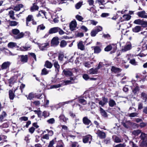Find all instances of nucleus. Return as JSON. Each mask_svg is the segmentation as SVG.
Instances as JSON below:
<instances>
[{
    "instance_id": "f257e3e1",
    "label": "nucleus",
    "mask_w": 147,
    "mask_h": 147,
    "mask_svg": "<svg viewBox=\"0 0 147 147\" xmlns=\"http://www.w3.org/2000/svg\"><path fill=\"white\" fill-rule=\"evenodd\" d=\"M12 33L14 38L16 39L21 38L24 36V34L22 32L20 33V31L17 29H14L12 30Z\"/></svg>"
},
{
    "instance_id": "f03ea898",
    "label": "nucleus",
    "mask_w": 147,
    "mask_h": 147,
    "mask_svg": "<svg viewBox=\"0 0 147 147\" xmlns=\"http://www.w3.org/2000/svg\"><path fill=\"white\" fill-rule=\"evenodd\" d=\"M39 47L40 49L42 51H44L47 50L49 47V44L48 43L40 44L38 43H35Z\"/></svg>"
},
{
    "instance_id": "7ed1b4c3",
    "label": "nucleus",
    "mask_w": 147,
    "mask_h": 147,
    "mask_svg": "<svg viewBox=\"0 0 147 147\" xmlns=\"http://www.w3.org/2000/svg\"><path fill=\"white\" fill-rule=\"evenodd\" d=\"M132 48L131 44L129 42H127L125 45L122 47L121 49V51L123 52H125L131 49Z\"/></svg>"
},
{
    "instance_id": "20e7f679",
    "label": "nucleus",
    "mask_w": 147,
    "mask_h": 147,
    "mask_svg": "<svg viewBox=\"0 0 147 147\" xmlns=\"http://www.w3.org/2000/svg\"><path fill=\"white\" fill-rule=\"evenodd\" d=\"M134 23L137 24L141 25L144 27H146L147 26V22L143 21L139 19L135 20L134 21Z\"/></svg>"
},
{
    "instance_id": "39448f33",
    "label": "nucleus",
    "mask_w": 147,
    "mask_h": 147,
    "mask_svg": "<svg viewBox=\"0 0 147 147\" xmlns=\"http://www.w3.org/2000/svg\"><path fill=\"white\" fill-rule=\"evenodd\" d=\"M92 139V136H91L90 135H88L83 137V141L84 143L89 142V144H90Z\"/></svg>"
},
{
    "instance_id": "423d86ee",
    "label": "nucleus",
    "mask_w": 147,
    "mask_h": 147,
    "mask_svg": "<svg viewBox=\"0 0 147 147\" xmlns=\"http://www.w3.org/2000/svg\"><path fill=\"white\" fill-rule=\"evenodd\" d=\"M11 64V63L9 61H7L3 63L1 67V70L7 69L9 68Z\"/></svg>"
},
{
    "instance_id": "0eeeda50",
    "label": "nucleus",
    "mask_w": 147,
    "mask_h": 147,
    "mask_svg": "<svg viewBox=\"0 0 147 147\" xmlns=\"http://www.w3.org/2000/svg\"><path fill=\"white\" fill-rule=\"evenodd\" d=\"M17 80V77L16 76H14L8 80L9 86L10 87L12 86L13 84L16 82Z\"/></svg>"
},
{
    "instance_id": "6e6552de",
    "label": "nucleus",
    "mask_w": 147,
    "mask_h": 147,
    "mask_svg": "<svg viewBox=\"0 0 147 147\" xmlns=\"http://www.w3.org/2000/svg\"><path fill=\"white\" fill-rule=\"evenodd\" d=\"M76 26L77 23L76 20L72 21L69 24L70 28L72 31L75 30Z\"/></svg>"
},
{
    "instance_id": "1a4fd4ad",
    "label": "nucleus",
    "mask_w": 147,
    "mask_h": 147,
    "mask_svg": "<svg viewBox=\"0 0 147 147\" xmlns=\"http://www.w3.org/2000/svg\"><path fill=\"white\" fill-rule=\"evenodd\" d=\"M59 39L57 37H54L51 40V44L52 46H56L59 43Z\"/></svg>"
},
{
    "instance_id": "9d476101",
    "label": "nucleus",
    "mask_w": 147,
    "mask_h": 147,
    "mask_svg": "<svg viewBox=\"0 0 147 147\" xmlns=\"http://www.w3.org/2000/svg\"><path fill=\"white\" fill-rule=\"evenodd\" d=\"M146 13L144 11L138 12L137 15L139 17L142 18H147V15H146Z\"/></svg>"
},
{
    "instance_id": "9b49d317",
    "label": "nucleus",
    "mask_w": 147,
    "mask_h": 147,
    "mask_svg": "<svg viewBox=\"0 0 147 147\" xmlns=\"http://www.w3.org/2000/svg\"><path fill=\"white\" fill-rule=\"evenodd\" d=\"M59 30V27H55L51 28L49 31V34H51L57 32Z\"/></svg>"
},
{
    "instance_id": "f8f14e48",
    "label": "nucleus",
    "mask_w": 147,
    "mask_h": 147,
    "mask_svg": "<svg viewBox=\"0 0 147 147\" xmlns=\"http://www.w3.org/2000/svg\"><path fill=\"white\" fill-rule=\"evenodd\" d=\"M33 19L32 16L29 15L28 16L26 19V25L27 26H30L31 24L30 23V22Z\"/></svg>"
},
{
    "instance_id": "ddd939ff",
    "label": "nucleus",
    "mask_w": 147,
    "mask_h": 147,
    "mask_svg": "<svg viewBox=\"0 0 147 147\" xmlns=\"http://www.w3.org/2000/svg\"><path fill=\"white\" fill-rule=\"evenodd\" d=\"M101 47H100L98 46H95L92 47L94 49V53L96 54H98L101 52L102 50Z\"/></svg>"
},
{
    "instance_id": "4468645a",
    "label": "nucleus",
    "mask_w": 147,
    "mask_h": 147,
    "mask_svg": "<svg viewBox=\"0 0 147 147\" xmlns=\"http://www.w3.org/2000/svg\"><path fill=\"white\" fill-rule=\"evenodd\" d=\"M19 57H20V61L23 63H24L27 62L28 59L27 55H21Z\"/></svg>"
},
{
    "instance_id": "2eb2a0df",
    "label": "nucleus",
    "mask_w": 147,
    "mask_h": 147,
    "mask_svg": "<svg viewBox=\"0 0 147 147\" xmlns=\"http://www.w3.org/2000/svg\"><path fill=\"white\" fill-rule=\"evenodd\" d=\"M102 100L99 101V104L103 107L108 102V99L104 97H102Z\"/></svg>"
},
{
    "instance_id": "dca6fc26",
    "label": "nucleus",
    "mask_w": 147,
    "mask_h": 147,
    "mask_svg": "<svg viewBox=\"0 0 147 147\" xmlns=\"http://www.w3.org/2000/svg\"><path fill=\"white\" fill-rule=\"evenodd\" d=\"M96 134L98 135V136L101 138H104L106 137L105 133L100 130H98Z\"/></svg>"
},
{
    "instance_id": "f3484780",
    "label": "nucleus",
    "mask_w": 147,
    "mask_h": 147,
    "mask_svg": "<svg viewBox=\"0 0 147 147\" xmlns=\"http://www.w3.org/2000/svg\"><path fill=\"white\" fill-rule=\"evenodd\" d=\"M82 121L86 125H88L91 123V121L88 119V117H83Z\"/></svg>"
},
{
    "instance_id": "a211bd4d",
    "label": "nucleus",
    "mask_w": 147,
    "mask_h": 147,
    "mask_svg": "<svg viewBox=\"0 0 147 147\" xmlns=\"http://www.w3.org/2000/svg\"><path fill=\"white\" fill-rule=\"evenodd\" d=\"M131 18V16L128 14L123 15V17L121 18V21L123 22L124 21H128Z\"/></svg>"
},
{
    "instance_id": "6ab92c4d",
    "label": "nucleus",
    "mask_w": 147,
    "mask_h": 147,
    "mask_svg": "<svg viewBox=\"0 0 147 147\" xmlns=\"http://www.w3.org/2000/svg\"><path fill=\"white\" fill-rule=\"evenodd\" d=\"M9 26H17L19 24V22L15 21H7Z\"/></svg>"
},
{
    "instance_id": "aec40b11",
    "label": "nucleus",
    "mask_w": 147,
    "mask_h": 147,
    "mask_svg": "<svg viewBox=\"0 0 147 147\" xmlns=\"http://www.w3.org/2000/svg\"><path fill=\"white\" fill-rule=\"evenodd\" d=\"M140 138L141 139V141H147V134L143 132L141 133Z\"/></svg>"
},
{
    "instance_id": "412c9836",
    "label": "nucleus",
    "mask_w": 147,
    "mask_h": 147,
    "mask_svg": "<svg viewBox=\"0 0 147 147\" xmlns=\"http://www.w3.org/2000/svg\"><path fill=\"white\" fill-rule=\"evenodd\" d=\"M78 48L81 50H84L85 49L84 45L83 44V41H81L78 43Z\"/></svg>"
},
{
    "instance_id": "4be33fe9",
    "label": "nucleus",
    "mask_w": 147,
    "mask_h": 147,
    "mask_svg": "<svg viewBox=\"0 0 147 147\" xmlns=\"http://www.w3.org/2000/svg\"><path fill=\"white\" fill-rule=\"evenodd\" d=\"M111 70L112 72L114 73H118L120 72L121 69L119 68L113 66L112 67Z\"/></svg>"
},
{
    "instance_id": "5701e85b",
    "label": "nucleus",
    "mask_w": 147,
    "mask_h": 147,
    "mask_svg": "<svg viewBox=\"0 0 147 147\" xmlns=\"http://www.w3.org/2000/svg\"><path fill=\"white\" fill-rule=\"evenodd\" d=\"M98 71V69L96 68L94 69L92 68L88 70V73L89 74H96L97 73Z\"/></svg>"
},
{
    "instance_id": "b1692460",
    "label": "nucleus",
    "mask_w": 147,
    "mask_h": 147,
    "mask_svg": "<svg viewBox=\"0 0 147 147\" xmlns=\"http://www.w3.org/2000/svg\"><path fill=\"white\" fill-rule=\"evenodd\" d=\"M37 17L42 16V18H44L45 16L46 18H47L46 16V12L43 10L40 11L38 13L37 15Z\"/></svg>"
},
{
    "instance_id": "393cba45",
    "label": "nucleus",
    "mask_w": 147,
    "mask_h": 147,
    "mask_svg": "<svg viewBox=\"0 0 147 147\" xmlns=\"http://www.w3.org/2000/svg\"><path fill=\"white\" fill-rule=\"evenodd\" d=\"M54 66L55 69V71L56 72H58L59 71V69L60 68V66L58 64V62L55 61L54 63Z\"/></svg>"
},
{
    "instance_id": "a878e982",
    "label": "nucleus",
    "mask_w": 147,
    "mask_h": 147,
    "mask_svg": "<svg viewBox=\"0 0 147 147\" xmlns=\"http://www.w3.org/2000/svg\"><path fill=\"white\" fill-rule=\"evenodd\" d=\"M112 45L114 46L115 48H116V45L113 44H110L108 45L104 49L105 51H109L111 50L112 49Z\"/></svg>"
},
{
    "instance_id": "bb28decb",
    "label": "nucleus",
    "mask_w": 147,
    "mask_h": 147,
    "mask_svg": "<svg viewBox=\"0 0 147 147\" xmlns=\"http://www.w3.org/2000/svg\"><path fill=\"white\" fill-rule=\"evenodd\" d=\"M141 98L144 100V102H146L147 101V94L144 92H142L141 94Z\"/></svg>"
},
{
    "instance_id": "cd10ccee",
    "label": "nucleus",
    "mask_w": 147,
    "mask_h": 147,
    "mask_svg": "<svg viewBox=\"0 0 147 147\" xmlns=\"http://www.w3.org/2000/svg\"><path fill=\"white\" fill-rule=\"evenodd\" d=\"M31 47L30 45H26L25 46H23L21 47L20 49L21 51H25L30 50Z\"/></svg>"
},
{
    "instance_id": "c85d7f7f",
    "label": "nucleus",
    "mask_w": 147,
    "mask_h": 147,
    "mask_svg": "<svg viewBox=\"0 0 147 147\" xmlns=\"http://www.w3.org/2000/svg\"><path fill=\"white\" fill-rule=\"evenodd\" d=\"M39 8L36 5L35 3L33 4V5L30 8V10L31 11L33 12L36 10H37Z\"/></svg>"
},
{
    "instance_id": "c756f323",
    "label": "nucleus",
    "mask_w": 147,
    "mask_h": 147,
    "mask_svg": "<svg viewBox=\"0 0 147 147\" xmlns=\"http://www.w3.org/2000/svg\"><path fill=\"white\" fill-rule=\"evenodd\" d=\"M140 146V147H146L147 146V142L146 141H141L139 142Z\"/></svg>"
},
{
    "instance_id": "7c9ffc66",
    "label": "nucleus",
    "mask_w": 147,
    "mask_h": 147,
    "mask_svg": "<svg viewBox=\"0 0 147 147\" xmlns=\"http://www.w3.org/2000/svg\"><path fill=\"white\" fill-rule=\"evenodd\" d=\"M7 115V114L5 111H3L1 114L0 115V122H2L4 118Z\"/></svg>"
},
{
    "instance_id": "2f4dec72",
    "label": "nucleus",
    "mask_w": 147,
    "mask_h": 147,
    "mask_svg": "<svg viewBox=\"0 0 147 147\" xmlns=\"http://www.w3.org/2000/svg\"><path fill=\"white\" fill-rule=\"evenodd\" d=\"M141 27L140 26H136L132 29V31L135 32H138L141 30Z\"/></svg>"
},
{
    "instance_id": "473e14b6",
    "label": "nucleus",
    "mask_w": 147,
    "mask_h": 147,
    "mask_svg": "<svg viewBox=\"0 0 147 147\" xmlns=\"http://www.w3.org/2000/svg\"><path fill=\"white\" fill-rule=\"evenodd\" d=\"M8 15L10 18L13 20H16V18L14 16V12L13 11L11 10L9 11V12Z\"/></svg>"
},
{
    "instance_id": "72a5a7b5",
    "label": "nucleus",
    "mask_w": 147,
    "mask_h": 147,
    "mask_svg": "<svg viewBox=\"0 0 147 147\" xmlns=\"http://www.w3.org/2000/svg\"><path fill=\"white\" fill-rule=\"evenodd\" d=\"M63 72L65 75L66 76H70L72 75V72L69 71L64 70Z\"/></svg>"
},
{
    "instance_id": "f704fd0d",
    "label": "nucleus",
    "mask_w": 147,
    "mask_h": 147,
    "mask_svg": "<svg viewBox=\"0 0 147 147\" xmlns=\"http://www.w3.org/2000/svg\"><path fill=\"white\" fill-rule=\"evenodd\" d=\"M100 112L102 115L105 117H107V113L101 107L100 108Z\"/></svg>"
},
{
    "instance_id": "c9c22d12",
    "label": "nucleus",
    "mask_w": 147,
    "mask_h": 147,
    "mask_svg": "<svg viewBox=\"0 0 147 147\" xmlns=\"http://www.w3.org/2000/svg\"><path fill=\"white\" fill-rule=\"evenodd\" d=\"M45 66L46 67L50 69L52 67L53 65L51 63L48 61H47L45 62Z\"/></svg>"
},
{
    "instance_id": "e433bc0d",
    "label": "nucleus",
    "mask_w": 147,
    "mask_h": 147,
    "mask_svg": "<svg viewBox=\"0 0 147 147\" xmlns=\"http://www.w3.org/2000/svg\"><path fill=\"white\" fill-rule=\"evenodd\" d=\"M9 98L11 100H13L15 97L14 94L13 93V90H10L9 91Z\"/></svg>"
},
{
    "instance_id": "4c0bfd02",
    "label": "nucleus",
    "mask_w": 147,
    "mask_h": 147,
    "mask_svg": "<svg viewBox=\"0 0 147 147\" xmlns=\"http://www.w3.org/2000/svg\"><path fill=\"white\" fill-rule=\"evenodd\" d=\"M60 120L63 121L66 123L68 119L66 118L65 116L63 115H61L59 117Z\"/></svg>"
},
{
    "instance_id": "58836bf2",
    "label": "nucleus",
    "mask_w": 147,
    "mask_h": 147,
    "mask_svg": "<svg viewBox=\"0 0 147 147\" xmlns=\"http://www.w3.org/2000/svg\"><path fill=\"white\" fill-rule=\"evenodd\" d=\"M64 144L62 140L59 141L57 144L56 147H64Z\"/></svg>"
},
{
    "instance_id": "ea45409f",
    "label": "nucleus",
    "mask_w": 147,
    "mask_h": 147,
    "mask_svg": "<svg viewBox=\"0 0 147 147\" xmlns=\"http://www.w3.org/2000/svg\"><path fill=\"white\" fill-rule=\"evenodd\" d=\"M109 106L111 107H113L116 105L115 101L113 99H110L109 101Z\"/></svg>"
},
{
    "instance_id": "a19ab883",
    "label": "nucleus",
    "mask_w": 147,
    "mask_h": 147,
    "mask_svg": "<svg viewBox=\"0 0 147 147\" xmlns=\"http://www.w3.org/2000/svg\"><path fill=\"white\" fill-rule=\"evenodd\" d=\"M16 46V43L13 42H10L8 44V47L11 48H13Z\"/></svg>"
},
{
    "instance_id": "79ce46f5",
    "label": "nucleus",
    "mask_w": 147,
    "mask_h": 147,
    "mask_svg": "<svg viewBox=\"0 0 147 147\" xmlns=\"http://www.w3.org/2000/svg\"><path fill=\"white\" fill-rule=\"evenodd\" d=\"M140 90L139 87L138 86H136L133 90L132 92L135 95L139 92Z\"/></svg>"
},
{
    "instance_id": "37998d69",
    "label": "nucleus",
    "mask_w": 147,
    "mask_h": 147,
    "mask_svg": "<svg viewBox=\"0 0 147 147\" xmlns=\"http://www.w3.org/2000/svg\"><path fill=\"white\" fill-rule=\"evenodd\" d=\"M23 6L22 4H19L15 7L14 8V10L16 11H19L20 10L21 8H22L23 7Z\"/></svg>"
},
{
    "instance_id": "c03bdc74",
    "label": "nucleus",
    "mask_w": 147,
    "mask_h": 147,
    "mask_svg": "<svg viewBox=\"0 0 147 147\" xmlns=\"http://www.w3.org/2000/svg\"><path fill=\"white\" fill-rule=\"evenodd\" d=\"M34 94L32 92H31L29 94L28 96H26L28 99L31 100L34 98Z\"/></svg>"
},
{
    "instance_id": "a18cd8bd",
    "label": "nucleus",
    "mask_w": 147,
    "mask_h": 147,
    "mask_svg": "<svg viewBox=\"0 0 147 147\" xmlns=\"http://www.w3.org/2000/svg\"><path fill=\"white\" fill-rule=\"evenodd\" d=\"M134 57V55L131 54H127L125 56V58L127 60H129L130 58H132Z\"/></svg>"
},
{
    "instance_id": "49530a36",
    "label": "nucleus",
    "mask_w": 147,
    "mask_h": 147,
    "mask_svg": "<svg viewBox=\"0 0 147 147\" xmlns=\"http://www.w3.org/2000/svg\"><path fill=\"white\" fill-rule=\"evenodd\" d=\"M139 113H138L136 112H134L131 113L129 114V116L130 117H138V115Z\"/></svg>"
},
{
    "instance_id": "de8ad7c7",
    "label": "nucleus",
    "mask_w": 147,
    "mask_h": 147,
    "mask_svg": "<svg viewBox=\"0 0 147 147\" xmlns=\"http://www.w3.org/2000/svg\"><path fill=\"white\" fill-rule=\"evenodd\" d=\"M93 63V62H85L84 63V66L88 68H89L91 67L90 65Z\"/></svg>"
},
{
    "instance_id": "09e8293b",
    "label": "nucleus",
    "mask_w": 147,
    "mask_h": 147,
    "mask_svg": "<svg viewBox=\"0 0 147 147\" xmlns=\"http://www.w3.org/2000/svg\"><path fill=\"white\" fill-rule=\"evenodd\" d=\"M94 29L98 33V32L102 30V28L101 26H98L95 27Z\"/></svg>"
},
{
    "instance_id": "8fccbe9b",
    "label": "nucleus",
    "mask_w": 147,
    "mask_h": 147,
    "mask_svg": "<svg viewBox=\"0 0 147 147\" xmlns=\"http://www.w3.org/2000/svg\"><path fill=\"white\" fill-rule=\"evenodd\" d=\"M141 133V131L140 130H134L132 132L133 135L135 136H138Z\"/></svg>"
},
{
    "instance_id": "3c124183",
    "label": "nucleus",
    "mask_w": 147,
    "mask_h": 147,
    "mask_svg": "<svg viewBox=\"0 0 147 147\" xmlns=\"http://www.w3.org/2000/svg\"><path fill=\"white\" fill-rule=\"evenodd\" d=\"M67 45V42L65 41L62 40L60 42V46L61 47H64Z\"/></svg>"
},
{
    "instance_id": "603ef678",
    "label": "nucleus",
    "mask_w": 147,
    "mask_h": 147,
    "mask_svg": "<svg viewBox=\"0 0 147 147\" xmlns=\"http://www.w3.org/2000/svg\"><path fill=\"white\" fill-rule=\"evenodd\" d=\"M82 2H79L76 3L75 5L76 8L77 9H79L82 6Z\"/></svg>"
},
{
    "instance_id": "864d4df0",
    "label": "nucleus",
    "mask_w": 147,
    "mask_h": 147,
    "mask_svg": "<svg viewBox=\"0 0 147 147\" xmlns=\"http://www.w3.org/2000/svg\"><path fill=\"white\" fill-rule=\"evenodd\" d=\"M55 120L53 118H51L47 121V122L50 124H53L55 123Z\"/></svg>"
},
{
    "instance_id": "5fc2aeb1",
    "label": "nucleus",
    "mask_w": 147,
    "mask_h": 147,
    "mask_svg": "<svg viewBox=\"0 0 147 147\" xmlns=\"http://www.w3.org/2000/svg\"><path fill=\"white\" fill-rule=\"evenodd\" d=\"M98 33L94 29L90 33V35L92 37L95 36Z\"/></svg>"
},
{
    "instance_id": "6e6d98bb",
    "label": "nucleus",
    "mask_w": 147,
    "mask_h": 147,
    "mask_svg": "<svg viewBox=\"0 0 147 147\" xmlns=\"http://www.w3.org/2000/svg\"><path fill=\"white\" fill-rule=\"evenodd\" d=\"M49 73V71H48L46 69L44 68L42 71L41 74L42 75H46L47 74Z\"/></svg>"
},
{
    "instance_id": "4d7b16f0",
    "label": "nucleus",
    "mask_w": 147,
    "mask_h": 147,
    "mask_svg": "<svg viewBox=\"0 0 147 147\" xmlns=\"http://www.w3.org/2000/svg\"><path fill=\"white\" fill-rule=\"evenodd\" d=\"M79 102L83 105H85L86 104V100L83 98L79 99Z\"/></svg>"
},
{
    "instance_id": "13d9d810",
    "label": "nucleus",
    "mask_w": 147,
    "mask_h": 147,
    "mask_svg": "<svg viewBox=\"0 0 147 147\" xmlns=\"http://www.w3.org/2000/svg\"><path fill=\"white\" fill-rule=\"evenodd\" d=\"M115 142L116 143H120L122 142L121 139L117 136L115 137L114 139Z\"/></svg>"
},
{
    "instance_id": "bf43d9fd",
    "label": "nucleus",
    "mask_w": 147,
    "mask_h": 147,
    "mask_svg": "<svg viewBox=\"0 0 147 147\" xmlns=\"http://www.w3.org/2000/svg\"><path fill=\"white\" fill-rule=\"evenodd\" d=\"M129 63L132 65H136L137 64V62H136L134 59H132L130 61Z\"/></svg>"
},
{
    "instance_id": "052dcab7",
    "label": "nucleus",
    "mask_w": 147,
    "mask_h": 147,
    "mask_svg": "<svg viewBox=\"0 0 147 147\" xmlns=\"http://www.w3.org/2000/svg\"><path fill=\"white\" fill-rule=\"evenodd\" d=\"M61 84H59L56 85H53L51 86L50 87V88L51 89L53 88H57L61 86Z\"/></svg>"
},
{
    "instance_id": "680f3d73",
    "label": "nucleus",
    "mask_w": 147,
    "mask_h": 147,
    "mask_svg": "<svg viewBox=\"0 0 147 147\" xmlns=\"http://www.w3.org/2000/svg\"><path fill=\"white\" fill-rule=\"evenodd\" d=\"M45 26L43 24L40 25L38 26L37 31L38 30H43L45 28Z\"/></svg>"
},
{
    "instance_id": "e2e57ef3",
    "label": "nucleus",
    "mask_w": 147,
    "mask_h": 147,
    "mask_svg": "<svg viewBox=\"0 0 147 147\" xmlns=\"http://www.w3.org/2000/svg\"><path fill=\"white\" fill-rule=\"evenodd\" d=\"M64 83H65V85H66L67 84L74 83V82L73 81H71V80H67L64 81Z\"/></svg>"
},
{
    "instance_id": "0e129e2a",
    "label": "nucleus",
    "mask_w": 147,
    "mask_h": 147,
    "mask_svg": "<svg viewBox=\"0 0 147 147\" xmlns=\"http://www.w3.org/2000/svg\"><path fill=\"white\" fill-rule=\"evenodd\" d=\"M129 143L130 145L132 146V147H140L138 146L136 144L134 143L133 141H130L129 142Z\"/></svg>"
},
{
    "instance_id": "69168bd1",
    "label": "nucleus",
    "mask_w": 147,
    "mask_h": 147,
    "mask_svg": "<svg viewBox=\"0 0 147 147\" xmlns=\"http://www.w3.org/2000/svg\"><path fill=\"white\" fill-rule=\"evenodd\" d=\"M78 143L76 142H72V144L71 145V147H78Z\"/></svg>"
},
{
    "instance_id": "338daca9",
    "label": "nucleus",
    "mask_w": 147,
    "mask_h": 147,
    "mask_svg": "<svg viewBox=\"0 0 147 147\" xmlns=\"http://www.w3.org/2000/svg\"><path fill=\"white\" fill-rule=\"evenodd\" d=\"M55 141L53 140L50 141L48 147H54L53 145Z\"/></svg>"
},
{
    "instance_id": "774afa93",
    "label": "nucleus",
    "mask_w": 147,
    "mask_h": 147,
    "mask_svg": "<svg viewBox=\"0 0 147 147\" xmlns=\"http://www.w3.org/2000/svg\"><path fill=\"white\" fill-rule=\"evenodd\" d=\"M126 144L125 143L120 144H119L116 145L115 147H125Z\"/></svg>"
}]
</instances>
